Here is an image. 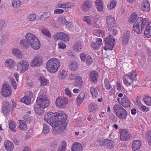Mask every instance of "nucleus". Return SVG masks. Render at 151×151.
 Here are the masks:
<instances>
[{
	"instance_id": "1",
	"label": "nucleus",
	"mask_w": 151,
	"mask_h": 151,
	"mask_svg": "<svg viewBox=\"0 0 151 151\" xmlns=\"http://www.w3.org/2000/svg\"><path fill=\"white\" fill-rule=\"evenodd\" d=\"M26 40L22 39L20 42L21 46L27 48L29 46L33 49L38 50L40 45L38 38L34 35L31 33H27L25 35Z\"/></svg>"
},
{
	"instance_id": "2",
	"label": "nucleus",
	"mask_w": 151,
	"mask_h": 151,
	"mask_svg": "<svg viewBox=\"0 0 151 151\" xmlns=\"http://www.w3.org/2000/svg\"><path fill=\"white\" fill-rule=\"evenodd\" d=\"M55 123L58 124L55 127V130L60 129V131L63 130L66 126L65 122L67 119V116L64 112L62 111H58L55 113L54 116Z\"/></svg>"
},
{
	"instance_id": "3",
	"label": "nucleus",
	"mask_w": 151,
	"mask_h": 151,
	"mask_svg": "<svg viewBox=\"0 0 151 151\" xmlns=\"http://www.w3.org/2000/svg\"><path fill=\"white\" fill-rule=\"evenodd\" d=\"M148 22L149 20L147 18H143L142 17H139L133 26L134 32L137 34H141L142 29Z\"/></svg>"
},
{
	"instance_id": "4",
	"label": "nucleus",
	"mask_w": 151,
	"mask_h": 151,
	"mask_svg": "<svg viewBox=\"0 0 151 151\" xmlns=\"http://www.w3.org/2000/svg\"><path fill=\"white\" fill-rule=\"evenodd\" d=\"M60 62L56 58H53L49 59L47 62L46 68L51 73L57 72L60 66Z\"/></svg>"
},
{
	"instance_id": "5",
	"label": "nucleus",
	"mask_w": 151,
	"mask_h": 151,
	"mask_svg": "<svg viewBox=\"0 0 151 151\" xmlns=\"http://www.w3.org/2000/svg\"><path fill=\"white\" fill-rule=\"evenodd\" d=\"M113 110L116 115L121 120H125L128 113L126 110L120 105L116 104L113 106Z\"/></svg>"
},
{
	"instance_id": "6",
	"label": "nucleus",
	"mask_w": 151,
	"mask_h": 151,
	"mask_svg": "<svg viewBox=\"0 0 151 151\" xmlns=\"http://www.w3.org/2000/svg\"><path fill=\"white\" fill-rule=\"evenodd\" d=\"M105 46L104 49L106 51L112 50L113 48L115 41V38L111 35H109L104 39Z\"/></svg>"
},
{
	"instance_id": "7",
	"label": "nucleus",
	"mask_w": 151,
	"mask_h": 151,
	"mask_svg": "<svg viewBox=\"0 0 151 151\" xmlns=\"http://www.w3.org/2000/svg\"><path fill=\"white\" fill-rule=\"evenodd\" d=\"M54 116H55V113L50 112L46 114L44 118V120L46 121L53 129L58 125V124L55 123V119L54 118Z\"/></svg>"
},
{
	"instance_id": "8",
	"label": "nucleus",
	"mask_w": 151,
	"mask_h": 151,
	"mask_svg": "<svg viewBox=\"0 0 151 151\" xmlns=\"http://www.w3.org/2000/svg\"><path fill=\"white\" fill-rule=\"evenodd\" d=\"M37 103L44 108H46L49 106V100L46 96L44 94H41L37 97L36 100Z\"/></svg>"
},
{
	"instance_id": "9",
	"label": "nucleus",
	"mask_w": 151,
	"mask_h": 151,
	"mask_svg": "<svg viewBox=\"0 0 151 151\" xmlns=\"http://www.w3.org/2000/svg\"><path fill=\"white\" fill-rule=\"evenodd\" d=\"M120 133V138L122 141H128L132 137V135L127 129H121L119 131Z\"/></svg>"
},
{
	"instance_id": "10",
	"label": "nucleus",
	"mask_w": 151,
	"mask_h": 151,
	"mask_svg": "<svg viewBox=\"0 0 151 151\" xmlns=\"http://www.w3.org/2000/svg\"><path fill=\"white\" fill-rule=\"evenodd\" d=\"M29 66V64L26 61H20L17 64V70L19 71L20 73H23L28 69Z\"/></svg>"
},
{
	"instance_id": "11",
	"label": "nucleus",
	"mask_w": 151,
	"mask_h": 151,
	"mask_svg": "<svg viewBox=\"0 0 151 151\" xmlns=\"http://www.w3.org/2000/svg\"><path fill=\"white\" fill-rule=\"evenodd\" d=\"M98 142L100 146L106 147L110 149L113 148L115 146L114 142L109 139H99L98 140Z\"/></svg>"
},
{
	"instance_id": "12",
	"label": "nucleus",
	"mask_w": 151,
	"mask_h": 151,
	"mask_svg": "<svg viewBox=\"0 0 151 151\" xmlns=\"http://www.w3.org/2000/svg\"><path fill=\"white\" fill-rule=\"evenodd\" d=\"M53 37L54 39L60 40L65 42H67L70 39L69 35L63 32H58L55 34Z\"/></svg>"
},
{
	"instance_id": "13",
	"label": "nucleus",
	"mask_w": 151,
	"mask_h": 151,
	"mask_svg": "<svg viewBox=\"0 0 151 151\" xmlns=\"http://www.w3.org/2000/svg\"><path fill=\"white\" fill-rule=\"evenodd\" d=\"M106 21L108 24L109 30H111L116 26V22L115 19L110 15L106 16Z\"/></svg>"
},
{
	"instance_id": "14",
	"label": "nucleus",
	"mask_w": 151,
	"mask_h": 151,
	"mask_svg": "<svg viewBox=\"0 0 151 151\" xmlns=\"http://www.w3.org/2000/svg\"><path fill=\"white\" fill-rule=\"evenodd\" d=\"M68 102V98H62L61 97H59L56 99L55 104L58 107L63 108L65 107Z\"/></svg>"
},
{
	"instance_id": "15",
	"label": "nucleus",
	"mask_w": 151,
	"mask_h": 151,
	"mask_svg": "<svg viewBox=\"0 0 151 151\" xmlns=\"http://www.w3.org/2000/svg\"><path fill=\"white\" fill-rule=\"evenodd\" d=\"M12 93L11 88L8 84L5 83L2 86V90L1 91V95L5 97L9 96Z\"/></svg>"
},
{
	"instance_id": "16",
	"label": "nucleus",
	"mask_w": 151,
	"mask_h": 151,
	"mask_svg": "<svg viewBox=\"0 0 151 151\" xmlns=\"http://www.w3.org/2000/svg\"><path fill=\"white\" fill-rule=\"evenodd\" d=\"M43 62V58L41 56L35 57L31 62L30 66L33 67L40 66L42 65Z\"/></svg>"
},
{
	"instance_id": "17",
	"label": "nucleus",
	"mask_w": 151,
	"mask_h": 151,
	"mask_svg": "<svg viewBox=\"0 0 151 151\" xmlns=\"http://www.w3.org/2000/svg\"><path fill=\"white\" fill-rule=\"evenodd\" d=\"M92 6L93 3L91 1L85 0L81 5V9L84 12L87 13Z\"/></svg>"
},
{
	"instance_id": "18",
	"label": "nucleus",
	"mask_w": 151,
	"mask_h": 151,
	"mask_svg": "<svg viewBox=\"0 0 151 151\" xmlns=\"http://www.w3.org/2000/svg\"><path fill=\"white\" fill-rule=\"evenodd\" d=\"M141 10L145 12H148L150 10V5L147 0H144L141 3Z\"/></svg>"
},
{
	"instance_id": "19",
	"label": "nucleus",
	"mask_w": 151,
	"mask_h": 151,
	"mask_svg": "<svg viewBox=\"0 0 151 151\" xmlns=\"http://www.w3.org/2000/svg\"><path fill=\"white\" fill-rule=\"evenodd\" d=\"M89 77L91 82L95 83L98 81V73L95 71L91 72L89 74Z\"/></svg>"
},
{
	"instance_id": "20",
	"label": "nucleus",
	"mask_w": 151,
	"mask_h": 151,
	"mask_svg": "<svg viewBox=\"0 0 151 151\" xmlns=\"http://www.w3.org/2000/svg\"><path fill=\"white\" fill-rule=\"evenodd\" d=\"M142 145L141 142L138 140H134L132 145V149L133 151L139 150Z\"/></svg>"
},
{
	"instance_id": "21",
	"label": "nucleus",
	"mask_w": 151,
	"mask_h": 151,
	"mask_svg": "<svg viewBox=\"0 0 151 151\" xmlns=\"http://www.w3.org/2000/svg\"><path fill=\"white\" fill-rule=\"evenodd\" d=\"M120 104L125 108H128L130 107V102L128 98L124 95L122 99Z\"/></svg>"
},
{
	"instance_id": "22",
	"label": "nucleus",
	"mask_w": 151,
	"mask_h": 151,
	"mask_svg": "<svg viewBox=\"0 0 151 151\" xmlns=\"http://www.w3.org/2000/svg\"><path fill=\"white\" fill-rule=\"evenodd\" d=\"M123 82L126 86L128 87L132 85L136 86V84L134 83V81L129 78L125 75L123 78Z\"/></svg>"
},
{
	"instance_id": "23",
	"label": "nucleus",
	"mask_w": 151,
	"mask_h": 151,
	"mask_svg": "<svg viewBox=\"0 0 151 151\" xmlns=\"http://www.w3.org/2000/svg\"><path fill=\"white\" fill-rule=\"evenodd\" d=\"M83 46V44L82 42L80 41H77L75 43L74 49L76 51L80 52L81 51Z\"/></svg>"
},
{
	"instance_id": "24",
	"label": "nucleus",
	"mask_w": 151,
	"mask_h": 151,
	"mask_svg": "<svg viewBox=\"0 0 151 151\" xmlns=\"http://www.w3.org/2000/svg\"><path fill=\"white\" fill-rule=\"evenodd\" d=\"M4 146L6 150L8 151H12L14 147L13 143L9 140L5 141Z\"/></svg>"
},
{
	"instance_id": "25",
	"label": "nucleus",
	"mask_w": 151,
	"mask_h": 151,
	"mask_svg": "<svg viewBox=\"0 0 151 151\" xmlns=\"http://www.w3.org/2000/svg\"><path fill=\"white\" fill-rule=\"evenodd\" d=\"M45 108L40 105L37 104L35 106L34 109L36 114L39 115L42 114L44 112V109Z\"/></svg>"
},
{
	"instance_id": "26",
	"label": "nucleus",
	"mask_w": 151,
	"mask_h": 151,
	"mask_svg": "<svg viewBox=\"0 0 151 151\" xmlns=\"http://www.w3.org/2000/svg\"><path fill=\"white\" fill-rule=\"evenodd\" d=\"M82 146L81 143L75 142L71 147V151H82Z\"/></svg>"
},
{
	"instance_id": "27",
	"label": "nucleus",
	"mask_w": 151,
	"mask_h": 151,
	"mask_svg": "<svg viewBox=\"0 0 151 151\" xmlns=\"http://www.w3.org/2000/svg\"><path fill=\"white\" fill-rule=\"evenodd\" d=\"M125 75L129 78L131 79V80H133L134 81H136L137 80V75L135 70H132L131 72Z\"/></svg>"
},
{
	"instance_id": "28",
	"label": "nucleus",
	"mask_w": 151,
	"mask_h": 151,
	"mask_svg": "<svg viewBox=\"0 0 151 151\" xmlns=\"http://www.w3.org/2000/svg\"><path fill=\"white\" fill-rule=\"evenodd\" d=\"M128 32L125 33L122 38V43L124 45L127 44L129 41L130 36Z\"/></svg>"
},
{
	"instance_id": "29",
	"label": "nucleus",
	"mask_w": 151,
	"mask_h": 151,
	"mask_svg": "<svg viewBox=\"0 0 151 151\" xmlns=\"http://www.w3.org/2000/svg\"><path fill=\"white\" fill-rule=\"evenodd\" d=\"M88 108L90 112L92 111L95 112L98 110L97 105L94 102L89 104L88 106Z\"/></svg>"
},
{
	"instance_id": "30",
	"label": "nucleus",
	"mask_w": 151,
	"mask_h": 151,
	"mask_svg": "<svg viewBox=\"0 0 151 151\" xmlns=\"http://www.w3.org/2000/svg\"><path fill=\"white\" fill-rule=\"evenodd\" d=\"M75 81L76 83V86L79 87L80 88H83V82L81 77L77 76L75 80Z\"/></svg>"
},
{
	"instance_id": "31",
	"label": "nucleus",
	"mask_w": 151,
	"mask_h": 151,
	"mask_svg": "<svg viewBox=\"0 0 151 151\" xmlns=\"http://www.w3.org/2000/svg\"><path fill=\"white\" fill-rule=\"evenodd\" d=\"M85 97V94L83 92L81 93L76 99L77 104L79 106L83 102Z\"/></svg>"
},
{
	"instance_id": "32",
	"label": "nucleus",
	"mask_w": 151,
	"mask_h": 151,
	"mask_svg": "<svg viewBox=\"0 0 151 151\" xmlns=\"http://www.w3.org/2000/svg\"><path fill=\"white\" fill-rule=\"evenodd\" d=\"M6 66L9 68H13L15 65V63L14 60L11 59L6 60L5 63Z\"/></svg>"
},
{
	"instance_id": "33",
	"label": "nucleus",
	"mask_w": 151,
	"mask_h": 151,
	"mask_svg": "<svg viewBox=\"0 0 151 151\" xmlns=\"http://www.w3.org/2000/svg\"><path fill=\"white\" fill-rule=\"evenodd\" d=\"M51 13L50 12H46L42 14L40 17H38V19L40 20H42L45 19L51 15Z\"/></svg>"
},
{
	"instance_id": "34",
	"label": "nucleus",
	"mask_w": 151,
	"mask_h": 151,
	"mask_svg": "<svg viewBox=\"0 0 151 151\" xmlns=\"http://www.w3.org/2000/svg\"><path fill=\"white\" fill-rule=\"evenodd\" d=\"M66 143L64 141L61 142L59 147L57 149V151H65Z\"/></svg>"
},
{
	"instance_id": "35",
	"label": "nucleus",
	"mask_w": 151,
	"mask_h": 151,
	"mask_svg": "<svg viewBox=\"0 0 151 151\" xmlns=\"http://www.w3.org/2000/svg\"><path fill=\"white\" fill-rule=\"evenodd\" d=\"M31 98L30 96H25L21 98L20 101L22 103H24L27 105H29L30 103Z\"/></svg>"
},
{
	"instance_id": "36",
	"label": "nucleus",
	"mask_w": 151,
	"mask_h": 151,
	"mask_svg": "<svg viewBox=\"0 0 151 151\" xmlns=\"http://www.w3.org/2000/svg\"><path fill=\"white\" fill-rule=\"evenodd\" d=\"M48 80L43 76H40V77L39 82L40 85L42 86H46L47 84Z\"/></svg>"
},
{
	"instance_id": "37",
	"label": "nucleus",
	"mask_w": 151,
	"mask_h": 151,
	"mask_svg": "<svg viewBox=\"0 0 151 151\" xmlns=\"http://www.w3.org/2000/svg\"><path fill=\"white\" fill-rule=\"evenodd\" d=\"M78 66L77 63L74 61L72 62L69 65L70 69L73 71H75L77 69Z\"/></svg>"
},
{
	"instance_id": "38",
	"label": "nucleus",
	"mask_w": 151,
	"mask_h": 151,
	"mask_svg": "<svg viewBox=\"0 0 151 151\" xmlns=\"http://www.w3.org/2000/svg\"><path fill=\"white\" fill-rule=\"evenodd\" d=\"M143 100L146 105L148 106L151 105V97L150 96L144 95Z\"/></svg>"
},
{
	"instance_id": "39",
	"label": "nucleus",
	"mask_w": 151,
	"mask_h": 151,
	"mask_svg": "<svg viewBox=\"0 0 151 151\" xmlns=\"http://www.w3.org/2000/svg\"><path fill=\"white\" fill-rule=\"evenodd\" d=\"M19 127L21 129H25L27 127L26 123L25 121L22 120H19Z\"/></svg>"
},
{
	"instance_id": "40",
	"label": "nucleus",
	"mask_w": 151,
	"mask_h": 151,
	"mask_svg": "<svg viewBox=\"0 0 151 151\" xmlns=\"http://www.w3.org/2000/svg\"><path fill=\"white\" fill-rule=\"evenodd\" d=\"M90 91L93 97L95 98L98 96V92L96 88L92 87L91 88Z\"/></svg>"
},
{
	"instance_id": "41",
	"label": "nucleus",
	"mask_w": 151,
	"mask_h": 151,
	"mask_svg": "<svg viewBox=\"0 0 151 151\" xmlns=\"http://www.w3.org/2000/svg\"><path fill=\"white\" fill-rule=\"evenodd\" d=\"M12 52L13 55L17 57L20 58L22 56L21 52L17 49H12Z\"/></svg>"
},
{
	"instance_id": "42",
	"label": "nucleus",
	"mask_w": 151,
	"mask_h": 151,
	"mask_svg": "<svg viewBox=\"0 0 151 151\" xmlns=\"http://www.w3.org/2000/svg\"><path fill=\"white\" fill-rule=\"evenodd\" d=\"M10 107L9 106V104H7L3 107L2 109V111L4 114H6L8 113L10 110Z\"/></svg>"
},
{
	"instance_id": "43",
	"label": "nucleus",
	"mask_w": 151,
	"mask_h": 151,
	"mask_svg": "<svg viewBox=\"0 0 151 151\" xmlns=\"http://www.w3.org/2000/svg\"><path fill=\"white\" fill-rule=\"evenodd\" d=\"M146 136L148 140L149 145L151 146V130L147 131L146 133Z\"/></svg>"
},
{
	"instance_id": "44",
	"label": "nucleus",
	"mask_w": 151,
	"mask_h": 151,
	"mask_svg": "<svg viewBox=\"0 0 151 151\" xmlns=\"http://www.w3.org/2000/svg\"><path fill=\"white\" fill-rule=\"evenodd\" d=\"M137 17V14L136 13H133L131 15L130 18L129 19V22L133 23L136 20Z\"/></svg>"
},
{
	"instance_id": "45",
	"label": "nucleus",
	"mask_w": 151,
	"mask_h": 151,
	"mask_svg": "<svg viewBox=\"0 0 151 151\" xmlns=\"http://www.w3.org/2000/svg\"><path fill=\"white\" fill-rule=\"evenodd\" d=\"M145 35L148 38L151 36V28L149 27H146L144 32Z\"/></svg>"
},
{
	"instance_id": "46",
	"label": "nucleus",
	"mask_w": 151,
	"mask_h": 151,
	"mask_svg": "<svg viewBox=\"0 0 151 151\" xmlns=\"http://www.w3.org/2000/svg\"><path fill=\"white\" fill-rule=\"evenodd\" d=\"M21 4V2L19 0H13L12 5L14 8H17Z\"/></svg>"
},
{
	"instance_id": "47",
	"label": "nucleus",
	"mask_w": 151,
	"mask_h": 151,
	"mask_svg": "<svg viewBox=\"0 0 151 151\" xmlns=\"http://www.w3.org/2000/svg\"><path fill=\"white\" fill-rule=\"evenodd\" d=\"M116 5V2L115 0L111 1L109 5H107L108 8L110 10L114 8Z\"/></svg>"
},
{
	"instance_id": "48",
	"label": "nucleus",
	"mask_w": 151,
	"mask_h": 151,
	"mask_svg": "<svg viewBox=\"0 0 151 151\" xmlns=\"http://www.w3.org/2000/svg\"><path fill=\"white\" fill-rule=\"evenodd\" d=\"M41 32L43 35L49 38H51V34L50 32L48 30L45 29H42Z\"/></svg>"
},
{
	"instance_id": "49",
	"label": "nucleus",
	"mask_w": 151,
	"mask_h": 151,
	"mask_svg": "<svg viewBox=\"0 0 151 151\" xmlns=\"http://www.w3.org/2000/svg\"><path fill=\"white\" fill-rule=\"evenodd\" d=\"M104 83L106 88L108 90H109L111 88V85L107 78H106L104 80Z\"/></svg>"
},
{
	"instance_id": "50",
	"label": "nucleus",
	"mask_w": 151,
	"mask_h": 151,
	"mask_svg": "<svg viewBox=\"0 0 151 151\" xmlns=\"http://www.w3.org/2000/svg\"><path fill=\"white\" fill-rule=\"evenodd\" d=\"M49 132V129L48 125L45 124L43 125V129L42 133L44 134H47Z\"/></svg>"
},
{
	"instance_id": "51",
	"label": "nucleus",
	"mask_w": 151,
	"mask_h": 151,
	"mask_svg": "<svg viewBox=\"0 0 151 151\" xmlns=\"http://www.w3.org/2000/svg\"><path fill=\"white\" fill-rule=\"evenodd\" d=\"M64 9H65V11L66 12L68 11V8H71L73 6V3L68 2L67 3H64Z\"/></svg>"
},
{
	"instance_id": "52",
	"label": "nucleus",
	"mask_w": 151,
	"mask_h": 151,
	"mask_svg": "<svg viewBox=\"0 0 151 151\" xmlns=\"http://www.w3.org/2000/svg\"><path fill=\"white\" fill-rule=\"evenodd\" d=\"M9 127L10 129L12 131H15L14 128L15 125L14 122L12 121H10L9 122Z\"/></svg>"
},
{
	"instance_id": "53",
	"label": "nucleus",
	"mask_w": 151,
	"mask_h": 151,
	"mask_svg": "<svg viewBox=\"0 0 151 151\" xmlns=\"http://www.w3.org/2000/svg\"><path fill=\"white\" fill-rule=\"evenodd\" d=\"M109 119L113 123H115L118 121L117 117L113 114H111L110 115Z\"/></svg>"
},
{
	"instance_id": "54",
	"label": "nucleus",
	"mask_w": 151,
	"mask_h": 151,
	"mask_svg": "<svg viewBox=\"0 0 151 151\" xmlns=\"http://www.w3.org/2000/svg\"><path fill=\"white\" fill-rule=\"evenodd\" d=\"M86 60V63L88 65H90L92 63L93 59L91 56L88 55Z\"/></svg>"
},
{
	"instance_id": "55",
	"label": "nucleus",
	"mask_w": 151,
	"mask_h": 151,
	"mask_svg": "<svg viewBox=\"0 0 151 151\" xmlns=\"http://www.w3.org/2000/svg\"><path fill=\"white\" fill-rule=\"evenodd\" d=\"M66 74V72L64 70H63L60 71L59 75L60 78L62 79H64L65 78Z\"/></svg>"
},
{
	"instance_id": "56",
	"label": "nucleus",
	"mask_w": 151,
	"mask_h": 151,
	"mask_svg": "<svg viewBox=\"0 0 151 151\" xmlns=\"http://www.w3.org/2000/svg\"><path fill=\"white\" fill-rule=\"evenodd\" d=\"M23 119L25 121H26L27 123H29L32 120L30 116L27 115L24 116H23Z\"/></svg>"
},
{
	"instance_id": "57",
	"label": "nucleus",
	"mask_w": 151,
	"mask_h": 151,
	"mask_svg": "<svg viewBox=\"0 0 151 151\" xmlns=\"http://www.w3.org/2000/svg\"><path fill=\"white\" fill-rule=\"evenodd\" d=\"M83 20L86 22L88 24H91V21L90 19V17L88 16H86L85 17L83 18Z\"/></svg>"
},
{
	"instance_id": "58",
	"label": "nucleus",
	"mask_w": 151,
	"mask_h": 151,
	"mask_svg": "<svg viewBox=\"0 0 151 151\" xmlns=\"http://www.w3.org/2000/svg\"><path fill=\"white\" fill-rule=\"evenodd\" d=\"M140 110L143 112H147L149 111V108L142 104L140 106L139 109Z\"/></svg>"
},
{
	"instance_id": "59",
	"label": "nucleus",
	"mask_w": 151,
	"mask_h": 151,
	"mask_svg": "<svg viewBox=\"0 0 151 151\" xmlns=\"http://www.w3.org/2000/svg\"><path fill=\"white\" fill-rule=\"evenodd\" d=\"M65 92L66 95L69 98H70L72 97V94L71 91L68 88H66L65 89Z\"/></svg>"
},
{
	"instance_id": "60",
	"label": "nucleus",
	"mask_w": 151,
	"mask_h": 151,
	"mask_svg": "<svg viewBox=\"0 0 151 151\" xmlns=\"http://www.w3.org/2000/svg\"><path fill=\"white\" fill-rule=\"evenodd\" d=\"M96 8L98 11L100 12H102L104 9L103 4L96 5Z\"/></svg>"
},
{
	"instance_id": "61",
	"label": "nucleus",
	"mask_w": 151,
	"mask_h": 151,
	"mask_svg": "<svg viewBox=\"0 0 151 151\" xmlns=\"http://www.w3.org/2000/svg\"><path fill=\"white\" fill-rule=\"evenodd\" d=\"M91 46L92 48H93V49L95 50H98L100 47V46L97 44V43L94 42L92 43Z\"/></svg>"
},
{
	"instance_id": "62",
	"label": "nucleus",
	"mask_w": 151,
	"mask_h": 151,
	"mask_svg": "<svg viewBox=\"0 0 151 151\" xmlns=\"http://www.w3.org/2000/svg\"><path fill=\"white\" fill-rule=\"evenodd\" d=\"M36 17V14H32L28 16V18L29 21H34Z\"/></svg>"
},
{
	"instance_id": "63",
	"label": "nucleus",
	"mask_w": 151,
	"mask_h": 151,
	"mask_svg": "<svg viewBox=\"0 0 151 151\" xmlns=\"http://www.w3.org/2000/svg\"><path fill=\"white\" fill-rule=\"evenodd\" d=\"M58 48L60 49H64L66 47V45L63 42H61L58 43Z\"/></svg>"
},
{
	"instance_id": "64",
	"label": "nucleus",
	"mask_w": 151,
	"mask_h": 151,
	"mask_svg": "<svg viewBox=\"0 0 151 151\" xmlns=\"http://www.w3.org/2000/svg\"><path fill=\"white\" fill-rule=\"evenodd\" d=\"M80 57L81 61L83 62H84L86 60L87 58L86 55L83 53H81L80 54Z\"/></svg>"
}]
</instances>
